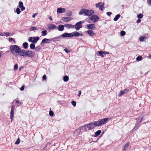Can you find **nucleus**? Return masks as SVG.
I'll use <instances>...</instances> for the list:
<instances>
[{"mask_svg":"<svg viewBox=\"0 0 151 151\" xmlns=\"http://www.w3.org/2000/svg\"><path fill=\"white\" fill-rule=\"evenodd\" d=\"M16 103H18V104H22V103L21 102H19V100H17L16 101Z\"/></svg>","mask_w":151,"mask_h":151,"instance_id":"obj_58","label":"nucleus"},{"mask_svg":"<svg viewBox=\"0 0 151 151\" xmlns=\"http://www.w3.org/2000/svg\"><path fill=\"white\" fill-rule=\"evenodd\" d=\"M18 65L17 64H16L15 65L14 67V70H16L18 69Z\"/></svg>","mask_w":151,"mask_h":151,"instance_id":"obj_48","label":"nucleus"},{"mask_svg":"<svg viewBox=\"0 0 151 151\" xmlns=\"http://www.w3.org/2000/svg\"><path fill=\"white\" fill-rule=\"evenodd\" d=\"M81 91H79V93H78V96H80V95H81Z\"/></svg>","mask_w":151,"mask_h":151,"instance_id":"obj_60","label":"nucleus"},{"mask_svg":"<svg viewBox=\"0 0 151 151\" xmlns=\"http://www.w3.org/2000/svg\"><path fill=\"white\" fill-rule=\"evenodd\" d=\"M26 50H22L19 51V52H18V54L19 55H20L22 56H26Z\"/></svg>","mask_w":151,"mask_h":151,"instance_id":"obj_11","label":"nucleus"},{"mask_svg":"<svg viewBox=\"0 0 151 151\" xmlns=\"http://www.w3.org/2000/svg\"><path fill=\"white\" fill-rule=\"evenodd\" d=\"M9 41H13V42H14V43H16V41H15V40H14V39L13 38H9Z\"/></svg>","mask_w":151,"mask_h":151,"instance_id":"obj_45","label":"nucleus"},{"mask_svg":"<svg viewBox=\"0 0 151 151\" xmlns=\"http://www.w3.org/2000/svg\"><path fill=\"white\" fill-rule=\"evenodd\" d=\"M84 22V21H80L76 23L75 26V27L76 30H79L80 28L82 27V26L81 25H80L82 23Z\"/></svg>","mask_w":151,"mask_h":151,"instance_id":"obj_4","label":"nucleus"},{"mask_svg":"<svg viewBox=\"0 0 151 151\" xmlns=\"http://www.w3.org/2000/svg\"><path fill=\"white\" fill-rule=\"evenodd\" d=\"M79 128L81 130H82L84 132H87L88 131L86 125L80 127Z\"/></svg>","mask_w":151,"mask_h":151,"instance_id":"obj_15","label":"nucleus"},{"mask_svg":"<svg viewBox=\"0 0 151 151\" xmlns=\"http://www.w3.org/2000/svg\"><path fill=\"white\" fill-rule=\"evenodd\" d=\"M72 15V12L70 11H68L66 13V15L68 16V17H70Z\"/></svg>","mask_w":151,"mask_h":151,"instance_id":"obj_31","label":"nucleus"},{"mask_svg":"<svg viewBox=\"0 0 151 151\" xmlns=\"http://www.w3.org/2000/svg\"><path fill=\"white\" fill-rule=\"evenodd\" d=\"M71 104H72L75 107L76 106V103L75 101H71Z\"/></svg>","mask_w":151,"mask_h":151,"instance_id":"obj_42","label":"nucleus"},{"mask_svg":"<svg viewBox=\"0 0 151 151\" xmlns=\"http://www.w3.org/2000/svg\"><path fill=\"white\" fill-rule=\"evenodd\" d=\"M40 46H39L36 47V50H40Z\"/></svg>","mask_w":151,"mask_h":151,"instance_id":"obj_59","label":"nucleus"},{"mask_svg":"<svg viewBox=\"0 0 151 151\" xmlns=\"http://www.w3.org/2000/svg\"><path fill=\"white\" fill-rule=\"evenodd\" d=\"M83 35L78 32L75 31L72 33H65L60 36H58L56 37H54L51 39V41H53L54 42L58 41L60 40L61 37H78L80 36H82Z\"/></svg>","mask_w":151,"mask_h":151,"instance_id":"obj_1","label":"nucleus"},{"mask_svg":"<svg viewBox=\"0 0 151 151\" xmlns=\"http://www.w3.org/2000/svg\"><path fill=\"white\" fill-rule=\"evenodd\" d=\"M86 33H88L90 36H93L95 35L93 32L91 30L87 31Z\"/></svg>","mask_w":151,"mask_h":151,"instance_id":"obj_22","label":"nucleus"},{"mask_svg":"<svg viewBox=\"0 0 151 151\" xmlns=\"http://www.w3.org/2000/svg\"><path fill=\"white\" fill-rule=\"evenodd\" d=\"M125 93V92L124 91H120V92L118 94V96H120L124 94Z\"/></svg>","mask_w":151,"mask_h":151,"instance_id":"obj_32","label":"nucleus"},{"mask_svg":"<svg viewBox=\"0 0 151 151\" xmlns=\"http://www.w3.org/2000/svg\"><path fill=\"white\" fill-rule=\"evenodd\" d=\"M47 34V32L46 30H44L42 32V35L45 36Z\"/></svg>","mask_w":151,"mask_h":151,"instance_id":"obj_29","label":"nucleus"},{"mask_svg":"<svg viewBox=\"0 0 151 151\" xmlns=\"http://www.w3.org/2000/svg\"><path fill=\"white\" fill-rule=\"evenodd\" d=\"M143 17V15L142 14H139L137 15V17L139 19L142 18Z\"/></svg>","mask_w":151,"mask_h":151,"instance_id":"obj_35","label":"nucleus"},{"mask_svg":"<svg viewBox=\"0 0 151 151\" xmlns=\"http://www.w3.org/2000/svg\"><path fill=\"white\" fill-rule=\"evenodd\" d=\"M99 54H98L97 53V55L98 56H100L102 57H104V52L103 51H99L98 52Z\"/></svg>","mask_w":151,"mask_h":151,"instance_id":"obj_25","label":"nucleus"},{"mask_svg":"<svg viewBox=\"0 0 151 151\" xmlns=\"http://www.w3.org/2000/svg\"><path fill=\"white\" fill-rule=\"evenodd\" d=\"M0 36H4V33L3 34L2 33H0Z\"/></svg>","mask_w":151,"mask_h":151,"instance_id":"obj_64","label":"nucleus"},{"mask_svg":"<svg viewBox=\"0 0 151 151\" xmlns=\"http://www.w3.org/2000/svg\"><path fill=\"white\" fill-rule=\"evenodd\" d=\"M37 29V28L35 27L32 26L31 27L30 30L33 31Z\"/></svg>","mask_w":151,"mask_h":151,"instance_id":"obj_40","label":"nucleus"},{"mask_svg":"<svg viewBox=\"0 0 151 151\" xmlns=\"http://www.w3.org/2000/svg\"><path fill=\"white\" fill-rule=\"evenodd\" d=\"M64 26L63 25H59L58 27H57L58 29L60 31H62L64 29Z\"/></svg>","mask_w":151,"mask_h":151,"instance_id":"obj_18","label":"nucleus"},{"mask_svg":"<svg viewBox=\"0 0 151 151\" xmlns=\"http://www.w3.org/2000/svg\"><path fill=\"white\" fill-rule=\"evenodd\" d=\"M16 12L18 14H19L20 13V12H21V11H20V9L18 8H17L16 10Z\"/></svg>","mask_w":151,"mask_h":151,"instance_id":"obj_36","label":"nucleus"},{"mask_svg":"<svg viewBox=\"0 0 151 151\" xmlns=\"http://www.w3.org/2000/svg\"><path fill=\"white\" fill-rule=\"evenodd\" d=\"M48 28L50 30H51L57 29V27L54 24H50V26L48 27Z\"/></svg>","mask_w":151,"mask_h":151,"instance_id":"obj_12","label":"nucleus"},{"mask_svg":"<svg viewBox=\"0 0 151 151\" xmlns=\"http://www.w3.org/2000/svg\"><path fill=\"white\" fill-rule=\"evenodd\" d=\"M108 118H104L94 122H91L86 124L88 131L93 129L95 127H99L106 123L108 120Z\"/></svg>","mask_w":151,"mask_h":151,"instance_id":"obj_2","label":"nucleus"},{"mask_svg":"<svg viewBox=\"0 0 151 151\" xmlns=\"http://www.w3.org/2000/svg\"><path fill=\"white\" fill-rule=\"evenodd\" d=\"M141 21V20L140 19H138V20H137V23H139Z\"/></svg>","mask_w":151,"mask_h":151,"instance_id":"obj_57","label":"nucleus"},{"mask_svg":"<svg viewBox=\"0 0 151 151\" xmlns=\"http://www.w3.org/2000/svg\"><path fill=\"white\" fill-rule=\"evenodd\" d=\"M48 18L50 20H52V17L50 16Z\"/></svg>","mask_w":151,"mask_h":151,"instance_id":"obj_63","label":"nucleus"},{"mask_svg":"<svg viewBox=\"0 0 151 151\" xmlns=\"http://www.w3.org/2000/svg\"><path fill=\"white\" fill-rule=\"evenodd\" d=\"M126 33L124 31H122L120 32V35L121 36H123L125 35Z\"/></svg>","mask_w":151,"mask_h":151,"instance_id":"obj_43","label":"nucleus"},{"mask_svg":"<svg viewBox=\"0 0 151 151\" xmlns=\"http://www.w3.org/2000/svg\"><path fill=\"white\" fill-rule=\"evenodd\" d=\"M101 130H99L95 132V135L94 136V137H97L101 133Z\"/></svg>","mask_w":151,"mask_h":151,"instance_id":"obj_26","label":"nucleus"},{"mask_svg":"<svg viewBox=\"0 0 151 151\" xmlns=\"http://www.w3.org/2000/svg\"><path fill=\"white\" fill-rule=\"evenodd\" d=\"M33 41L32 43H37V41L39 40V37H33Z\"/></svg>","mask_w":151,"mask_h":151,"instance_id":"obj_20","label":"nucleus"},{"mask_svg":"<svg viewBox=\"0 0 151 151\" xmlns=\"http://www.w3.org/2000/svg\"><path fill=\"white\" fill-rule=\"evenodd\" d=\"M146 39V37L142 36L140 37L139 40L140 42H142L144 41V39Z\"/></svg>","mask_w":151,"mask_h":151,"instance_id":"obj_34","label":"nucleus"},{"mask_svg":"<svg viewBox=\"0 0 151 151\" xmlns=\"http://www.w3.org/2000/svg\"><path fill=\"white\" fill-rule=\"evenodd\" d=\"M20 8H21V10L22 11L24 10L25 9V8L24 6H22Z\"/></svg>","mask_w":151,"mask_h":151,"instance_id":"obj_53","label":"nucleus"},{"mask_svg":"<svg viewBox=\"0 0 151 151\" xmlns=\"http://www.w3.org/2000/svg\"><path fill=\"white\" fill-rule=\"evenodd\" d=\"M65 9L64 8H58L57 9V12L60 13H65Z\"/></svg>","mask_w":151,"mask_h":151,"instance_id":"obj_13","label":"nucleus"},{"mask_svg":"<svg viewBox=\"0 0 151 151\" xmlns=\"http://www.w3.org/2000/svg\"><path fill=\"white\" fill-rule=\"evenodd\" d=\"M86 10V9H82L80 10L79 12V14L80 15H81L84 14V15H85Z\"/></svg>","mask_w":151,"mask_h":151,"instance_id":"obj_21","label":"nucleus"},{"mask_svg":"<svg viewBox=\"0 0 151 151\" xmlns=\"http://www.w3.org/2000/svg\"><path fill=\"white\" fill-rule=\"evenodd\" d=\"M24 68V67L23 66H21L19 68V70L20 71L22 69Z\"/></svg>","mask_w":151,"mask_h":151,"instance_id":"obj_62","label":"nucleus"},{"mask_svg":"<svg viewBox=\"0 0 151 151\" xmlns=\"http://www.w3.org/2000/svg\"><path fill=\"white\" fill-rule=\"evenodd\" d=\"M89 18L90 19L95 22H96L99 19V17L97 15L95 14L92 15Z\"/></svg>","mask_w":151,"mask_h":151,"instance_id":"obj_5","label":"nucleus"},{"mask_svg":"<svg viewBox=\"0 0 151 151\" xmlns=\"http://www.w3.org/2000/svg\"><path fill=\"white\" fill-rule=\"evenodd\" d=\"M129 143L128 142L124 146V147L122 148V150L124 151H125L126 149L128 148L129 147Z\"/></svg>","mask_w":151,"mask_h":151,"instance_id":"obj_24","label":"nucleus"},{"mask_svg":"<svg viewBox=\"0 0 151 151\" xmlns=\"http://www.w3.org/2000/svg\"><path fill=\"white\" fill-rule=\"evenodd\" d=\"M14 106H12L11 107V111L10 112V119L11 122H12L13 119L14 114Z\"/></svg>","mask_w":151,"mask_h":151,"instance_id":"obj_7","label":"nucleus"},{"mask_svg":"<svg viewBox=\"0 0 151 151\" xmlns=\"http://www.w3.org/2000/svg\"><path fill=\"white\" fill-rule=\"evenodd\" d=\"M20 140L19 139V138H18L17 139L16 141L15 142V144L16 145H18L20 143Z\"/></svg>","mask_w":151,"mask_h":151,"instance_id":"obj_41","label":"nucleus"},{"mask_svg":"<svg viewBox=\"0 0 151 151\" xmlns=\"http://www.w3.org/2000/svg\"><path fill=\"white\" fill-rule=\"evenodd\" d=\"M46 79V76L45 75H44L42 77V79L43 80H45Z\"/></svg>","mask_w":151,"mask_h":151,"instance_id":"obj_50","label":"nucleus"},{"mask_svg":"<svg viewBox=\"0 0 151 151\" xmlns=\"http://www.w3.org/2000/svg\"><path fill=\"white\" fill-rule=\"evenodd\" d=\"M37 13L34 14L32 15V17L33 18H34V17H35V16H36V15H37Z\"/></svg>","mask_w":151,"mask_h":151,"instance_id":"obj_61","label":"nucleus"},{"mask_svg":"<svg viewBox=\"0 0 151 151\" xmlns=\"http://www.w3.org/2000/svg\"><path fill=\"white\" fill-rule=\"evenodd\" d=\"M81 132V129L79 128L76 130L73 133L74 135L75 136L78 135Z\"/></svg>","mask_w":151,"mask_h":151,"instance_id":"obj_16","label":"nucleus"},{"mask_svg":"<svg viewBox=\"0 0 151 151\" xmlns=\"http://www.w3.org/2000/svg\"><path fill=\"white\" fill-rule=\"evenodd\" d=\"M94 12L92 10H87L86 9L85 16H90L94 14Z\"/></svg>","mask_w":151,"mask_h":151,"instance_id":"obj_8","label":"nucleus"},{"mask_svg":"<svg viewBox=\"0 0 151 151\" xmlns=\"http://www.w3.org/2000/svg\"><path fill=\"white\" fill-rule=\"evenodd\" d=\"M95 24H87V28L89 29H91L93 30L95 28Z\"/></svg>","mask_w":151,"mask_h":151,"instance_id":"obj_14","label":"nucleus"},{"mask_svg":"<svg viewBox=\"0 0 151 151\" xmlns=\"http://www.w3.org/2000/svg\"><path fill=\"white\" fill-rule=\"evenodd\" d=\"M111 14L112 13L110 12H108L106 13L107 15L109 16H110Z\"/></svg>","mask_w":151,"mask_h":151,"instance_id":"obj_51","label":"nucleus"},{"mask_svg":"<svg viewBox=\"0 0 151 151\" xmlns=\"http://www.w3.org/2000/svg\"><path fill=\"white\" fill-rule=\"evenodd\" d=\"M54 114V112H53L51 110H50L49 111V115L50 116H52Z\"/></svg>","mask_w":151,"mask_h":151,"instance_id":"obj_44","label":"nucleus"},{"mask_svg":"<svg viewBox=\"0 0 151 151\" xmlns=\"http://www.w3.org/2000/svg\"><path fill=\"white\" fill-rule=\"evenodd\" d=\"M104 55L109 54L108 52L103 51Z\"/></svg>","mask_w":151,"mask_h":151,"instance_id":"obj_56","label":"nucleus"},{"mask_svg":"<svg viewBox=\"0 0 151 151\" xmlns=\"http://www.w3.org/2000/svg\"><path fill=\"white\" fill-rule=\"evenodd\" d=\"M25 54L26 56H28L29 57L32 58L35 55V52H34L29 51V50H26Z\"/></svg>","mask_w":151,"mask_h":151,"instance_id":"obj_6","label":"nucleus"},{"mask_svg":"<svg viewBox=\"0 0 151 151\" xmlns=\"http://www.w3.org/2000/svg\"><path fill=\"white\" fill-rule=\"evenodd\" d=\"M64 50L67 53H68L70 52V51L68 50L67 48H65L64 49Z\"/></svg>","mask_w":151,"mask_h":151,"instance_id":"obj_52","label":"nucleus"},{"mask_svg":"<svg viewBox=\"0 0 151 151\" xmlns=\"http://www.w3.org/2000/svg\"><path fill=\"white\" fill-rule=\"evenodd\" d=\"M62 20L65 22H67L71 20V18L67 17H63L62 18Z\"/></svg>","mask_w":151,"mask_h":151,"instance_id":"obj_17","label":"nucleus"},{"mask_svg":"<svg viewBox=\"0 0 151 151\" xmlns=\"http://www.w3.org/2000/svg\"><path fill=\"white\" fill-rule=\"evenodd\" d=\"M104 3L103 2L102 3H101L99 7V9L101 11H103L104 9Z\"/></svg>","mask_w":151,"mask_h":151,"instance_id":"obj_23","label":"nucleus"},{"mask_svg":"<svg viewBox=\"0 0 151 151\" xmlns=\"http://www.w3.org/2000/svg\"><path fill=\"white\" fill-rule=\"evenodd\" d=\"M147 3L150 6H151V0H147Z\"/></svg>","mask_w":151,"mask_h":151,"instance_id":"obj_47","label":"nucleus"},{"mask_svg":"<svg viewBox=\"0 0 151 151\" xmlns=\"http://www.w3.org/2000/svg\"><path fill=\"white\" fill-rule=\"evenodd\" d=\"M24 86H22V87L20 88V90L21 91H23L24 89Z\"/></svg>","mask_w":151,"mask_h":151,"instance_id":"obj_54","label":"nucleus"},{"mask_svg":"<svg viewBox=\"0 0 151 151\" xmlns=\"http://www.w3.org/2000/svg\"><path fill=\"white\" fill-rule=\"evenodd\" d=\"M51 41V39H47V38H44L42 41L40 43V45H42V43H48L50 42Z\"/></svg>","mask_w":151,"mask_h":151,"instance_id":"obj_10","label":"nucleus"},{"mask_svg":"<svg viewBox=\"0 0 151 151\" xmlns=\"http://www.w3.org/2000/svg\"><path fill=\"white\" fill-rule=\"evenodd\" d=\"M4 36L7 37L9 35L10 33L9 32H4Z\"/></svg>","mask_w":151,"mask_h":151,"instance_id":"obj_39","label":"nucleus"},{"mask_svg":"<svg viewBox=\"0 0 151 151\" xmlns=\"http://www.w3.org/2000/svg\"><path fill=\"white\" fill-rule=\"evenodd\" d=\"M101 2H100L96 4V8L99 7L100 5H101Z\"/></svg>","mask_w":151,"mask_h":151,"instance_id":"obj_46","label":"nucleus"},{"mask_svg":"<svg viewBox=\"0 0 151 151\" xmlns=\"http://www.w3.org/2000/svg\"><path fill=\"white\" fill-rule=\"evenodd\" d=\"M144 118V116L142 117L141 118V119L139 123H138L137 122L135 124V126L134 128H133V129L132 130H133V131H135L137 129L138 127H139V123H140L141 122L142 120Z\"/></svg>","mask_w":151,"mask_h":151,"instance_id":"obj_9","label":"nucleus"},{"mask_svg":"<svg viewBox=\"0 0 151 151\" xmlns=\"http://www.w3.org/2000/svg\"><path fill=\"white\" fill-rule=\"evenodd\" d=\"M120 15L119 14H118L116 16L114 19V21H117L120 17Z\"/></svg>","mask_w":151,"mask_h":151,"instance_id":"obj_28","label":"nucleus"},{"mask_svg":"<svg viewBox=\"0 0 151 151\" xmlns=\"http://www.w3.org/2000/svg\"><path fill=\"white\" fill-rule=\"evenodd\" d=\"M129 89H125L124 91L125 92V93H126L128 92L129 91Z\"/></svg>","mask_w":151,"mask_h":151,"instance_id":"obj_55","label":"nucleus"},{"mask_svg":"<svg viewBox=\"0 0 151 151\" xmlns=\"http://www.w3.org/2000/svg\"><path fill=\"white\" fill-rule=\"evenodd\" d=\"M30 47L31 49H34L35 48V45L34 43L31 44L30 45Z\"/></svg>","mask_w":151,"mask_h":151,"instance_id":"obj_33","label":"nucleus"},{"mask_svg":"<svg viewBox=\"0 0 151 151\" xmlns=\"http://www.w3.org/2000/svg\"><path fill=\"white\" fill-rule=\"evenodd\" d=\"M142 57L141 56H138L136 60H138V61H140L141 60H142Z\"/></svg>","mask_w":151,"mask_h":151,"instance_id":"obj_38","label":"nucleus"},{"mask_svg":"<svg viewBox=\"0 0 151 151\" xmlns=\"http://www.w3.org/2000/svg\"><path fill=\"white\" fill-rule=\"evenodd\" d=\"M63 80L65 82H67L69 78L68 76H65L63 77Z\"/></svg>","mask_w":151,"mask_h":151,"instance_id":"obj_30","label":"nucleus"},{"mask_svg":"<svg viewBox=\"0 0 151 151\" xmlns=\"http://www.w3.org/2000/svg\"><path fill=\"white\" fill-rule=\"evenodd\" d=\"M22 46L24 48L26 49L28 47V44L27 42H25L23 44Z\"/></svg>","mask_w":151,"mask_h":151,"instance_id":"obj_27","label":"nucleus"},{"mask_svg":"<svg viewBox=\"0 0 151 151\" xmlns=\"http://www.w3.org/2000/svg\"><path fill=\"white\" fill-rule=\"evenodd\" d=\"M65 26L68 29H70V28H74L75 27V26L74 25L66 24L65 25Z\"/></svg>","mask_w":151,"mask_h":151,"instance_id":"obj_19","label":"nucleus"},{"mask_svg":"<svg viewBox=\"0 0 151 151\" xmlns=\"http://www.w3.org/2000/svg\"><path fill=\"white\" fill-rule=\"evenodd\" d=\"M32 39H33V37H29V39L28 40L29 42H32L33 41V40H32Z\"/></svg>","mask_w":151,"mask_h":151,"instance_id":"obj_49","label":"nucleus"},{"mask_svg":"<svg viewBox=\"0 0 151 151\" xmlns=\"http://www.w3.org/2000/svg\"><path fill=\"white\" fill-rule=\"evenodd\" d=\"M11 52L12 53L14 54L15 52L18 53L21 49L17 45H12L10 47Z\"/></svg>","mask_w":151,"mask_h":151,"instance_id":"obj_3","label":"nucleus"},{"mask_svg":"<svg viewBox=\"0 0 151 151\" xmlns=\"http://www.w3.org/2000/svg\"><path fill=\"white\" fill-rule=\"evenodd\" d=\"M23 6V3L22 2L20 1L19 2V8L22 6Z\"/></svg>","mask_w":151,"mask_h":151,"instance_id":"obj_37","label":"nucleus"}]
</instances>
